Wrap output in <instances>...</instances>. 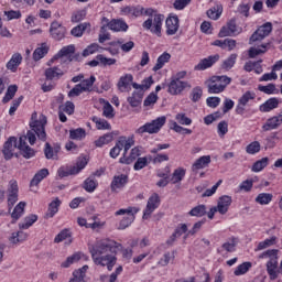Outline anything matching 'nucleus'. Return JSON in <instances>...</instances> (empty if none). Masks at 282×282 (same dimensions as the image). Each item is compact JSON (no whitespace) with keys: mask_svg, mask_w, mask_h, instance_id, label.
<instances>
[{"mask_svg":"<svg viewBox=\"0 0 282 282\" xmlns=\"http://www.w3.org/2000/svg\"><path fill=\"white\" fill-rule=\"evenodd\" d=\"M160 195L152 194L150 198L148 199L147 207L143 212V219H150L151 215L155 213L156 208H160Z\"/></svg>","mask_w":282,"mask_h":282,"instance_id":"obj_9","label":"nucleus"},{"mask_svg":"<svg viewBox=\"0 0 282 282\" xmlns=\"http://www.w3.org/2000/svg\"><path fill=\"white\" fill-rule=\"evenodd\" d=\"M93 122H95L97 129L111 130V124H109L105 119L93 117Z\"/></svg>","mask_w":282,"mask_h":282,"instance_id":"obj_48","label":"nucleus"},{"mask_svg":"<svg viewBox=\"0 0 282 282\" xmlns=\"http://www.w3.org/2000/svg\"><path fill=\"white\" fill-rule=\"evenodd\" d=\"M219 61V54L210 55L207 58H203L199 63L194 67L196 72H204V69H208V67H213L214 64Z\"/></svg>","mask_w":282,"mask_h":282,"instance_id":"obj_14","label":"nucleus"},{"mask_svg":"<svg viewBox=\"0 0 282 282\" xmlns=\"http://www.w3.org/2000/svg\"><path fill=\"white\" fill-rule=\"evenodd\" d=\"M184 89H191V84L188 82H182L180 79H172L169 84V94L172 96L180 95Z\"/></svg>","mask_w":282,"mask_h":282,"instance_id":"obj_12","label":"nucleus"},{"mask_svg":"<svg viewBox=\"0 0 282 282\" xmlns=\"http://www.w3.org/2000/svg\"><path fill=\"white\" fill-rule=\"evenodd\" d=\"M95 83L96 76L91 75L89 79H84L78 85L82 87L83 91H91V87H94Z\"/></svg>","mask_w":282,"mask_h":282,"instance_id":"obj_45","label":"nucleus"},{"mask_svg":"<svg viewBox=\"0 0 282 282\" xmlns=\"http://www.w3.org/2000/svg\"><path fill=\"white\" fill-rule=\"evenodd\" d=\"M123 13L127 14V17H142V14H144V8L143 7H126L122 10Z\"/></svg>","mask_w":282,"mask_h":282,"instance_id":"obj_31","label":"nucleus"},{"mask_svg":"<svg viewBox=\"0 0 282 282\" xmlns=\"http://www.w3.org/2000/svg\"><path fill=\"white\" fill-rule=\"evenodd\" d=\"M165 25L167 36L177 34V30H180V18H177V15L169 17L165 21Z\"/></svg>","mask_w":282,"mask_h":282,"instance_id":"obj_16","label":"nucleus"},{"mask_svg":"<svg viewBox=\"0 0 282 282\" xmlns=\"http://www.w3.org/2000/svg\"><path fill=\"white\" fill-rule=\"evenodd\" d=\"M219 138H224L228 133V121H220L217 126Z\"/></svg>","mask_w":282,"mask_h":282,"instance_id":"obj_62","label":"nucleus"},{"mask_svg":"<svg viewBox=\"0 0 282 282\" xmlns=\"http://www.w3.org/2000/svg\"><path fill=\"white\" fill-rule=\"evenodd\" d=\"M61 207V199L55 198L48 205V209L45 214V219H52L56 213H58V208Z\"/></svg>","mask_w":282,"mask_h":282,"instance_id":"obj_28","label":"nucleus"},{"mask_svg":"<svg viewBox=\"0 0 282 282\" xmlns=\"http://www.w3.org/2000/svg\"><path fill=\"white\" fill-rule=\"evenodd\" d=\"M37 220H39V216L31 214L30 216H26L24 218L23 223L19 224V228H20V230H28V228H30L32 225L36 224Z\"/></svg>","mask_w":282,"mask_h":282,"instance_id":"obj_33","label":"nucleus"},{"mask_svg":"<svg viewBox=\"0 0 282 282\" xmlns=\"http://www.w3.org/2000/svg\"><path fill=\"white\" fill-rule=\"evenodd\" d=\"M118 250V242L111 239H102L89 247V252L95 265L107 267V270L111 272L113 265H116V251Z\"/></svg>","mask_w":282,"mask_h":282,"instance_id":"obj_2","label":"nucleus"},{"mask_svg":"<svg viewBox=\"0 0 282 282\" xmlns=\"http://www.w3.org/2000/svg\"><path fill=\"white\" fill-rule=\"evenodd\" d=\"M246 151L249 155H254L261 151V143L259 141H253L247 145Z\"/></svg>","mask_w":282,"mask_h":282,"instance_id":"obj_53","label":"nucleus"},{"mask_svg":"<svg viewBox=\"0 0 282 282\" xmlns=\"http://www.w3.org/2000/svg\"><path fill=\"white\" fill-rule=\"evenodd\" d=\"M47 52H50V47H47V44L43 43L33 52V59L41 61V58H43L47 54Z\"/></svg>","mask_w":282,"mask_h":282,"instance_id":"obj_38","label":"nucleus"},{"mask_svg":"<svg viewBox=\"0 0 282 282\" xmlns=\"http://www.w3.org/2000/svg\"><path fill=\"white\" fill-rule=\"evenodd\" d=\"M25 202H20L14 208L13 212L11 213V224H14L15 221H19L21 217H23V213H25Z\"/></svg>","mask_w":282,"mask_h":282,"instance_id":"obj_23","label":"nucleus"},{"mask_svg":"<svg viewBox=\"0 0 282 282\" xmlns=\"http://www.w3.org/2000/svg\"><path fill=\"white\" fill-rule=\"evenodd\" d=\"M131 83H133V75L131 74H127L122 77H120L117 87L119 89V91L124 93L127 91L129 85H131Z\"/></svg>","mask_w":282,"mask_h":282,"instance_id":"obj_26","label":"nucleus"},{"mask_svg":"<svg viewBox=\"0 0 282 282\" xmlns=\"http://www.w3.org/2000/svg\"><path fill=\"white\" fill-rule=\"evenodd\" d=\"M164 21L163 14H154L153 18H149L143 22V28L150 30L152 34L156 36H162V23Z\"/></svg>","mask_w":282,"mask_h":282,"instance_id":"obj_6","label":"nucleus"},{"mask_svg":"<svg viewBox=\"0 0 282 282\" xmlns=\"http://www.w3.org/2000/svg\"><path fill=\"white\" fill-rule=\"evenodd\" d=\"M259 91H262L263 94H274V91H276V85L274 84H269L267 86H258Z\"/></svg>","mask_w":282,"mask_h":282,"instance_id":"obj_64","label":"nucleus"},{"mask_svg":"<svg viewBox=\"0 0 282 282\" xmlns=\"http://www.w3.org/2000/svg\"><path fill=\"white\" fill-rule=\"evenodd\" d=\"M109 30H112V32H127L129 30V25H127V22L122 20H112L110 23H108Z\"/></svg>","mask_w":282,"mask_h":282,"instance_id":"obj_24","label":"nucleus"},{"mask_svg":"<svg viewBox=\"0 0 282 282\" xmlns=\"http://www.w3.org/2000/svg\"><path fill=\"white\" fill-rule=\"evenodd\" d=\"M259 259H269L267 262V272L271 281H276L279 273H281L279 269V249H269L262 252Z\"/></svg>","mask_w":282,"mask_h":282,"instance_id":"obj_3","label":"nucleus"},{"mask_svg":"<svg viewBox=\"0 0 282 282\" xmlns=\"http://www.w3.org/2000/svg\"><path fill=\"white\" fill-rule=\"evenodd\" d=\"M262 48L250 47L249 58H257L260 54H265V45H261Z\"/></svg>","mask_w":282,"mask_h":282,"instance_id":"obj_61","label":"nucleus"},{"mask_svg":"<svg viewBox=\"0 0 282 282\" xmlns=\"http://www.w3.org/2000/svg\"><path fill=\"white\" fill-rule=\"evenodd\" d=\"M280 124H282V113L269 118L262 126V131H274Z\"/></svg>","mask_w":282,"mask_h":282,"instance_id":"obj_19","label":"nucleus"},{"mask_svg":"<svg viewBox=\"0 0 282 282\" xmlns=\"http://www.w3.org/2000/svg\"><path fill=\"white\" fill-rule=\"evenodd\" d=\"M89 24L87 23H82V24H78L77 26H75L72 31H70V34L72 36H83V32H85V30H87V26Z\"/></svg>","mask_w":282,"mask_h":282,"instance_id":"obj_58","label":"nucleus"},{"mask_svg":"<svg viewBox=\"0 0 282 282\" xmlns=\"http://www.w3.org/2000/svg\"><path fill=\"white\" fill-rule=\"evenodd\" d=\"M50 34L55 41H63L67 34V29L58 21H54L51 23Z\"/></svg>","mask_w":282,"mask_h":282,"instance_id":"obj_11","label":"nucleus"},{"mask_svg":"<svg viewBox=\"0 0 282 282\" xmlns=\"http://www.w3.org/2000/svg\"><path fill=\"white\" fill-rule=\"evenodd\" d=\"M272 194H268V193H261L257 196L256 202L258 204H261V206H264L267 204H270V202H272Z\"/></svg>","mask_w":282,"mask_h":282,"instance_id":"obj_52","label":"nucleus"},{"mask_svg":"<svg viewBox=\"0 0 282 282\" xmlns=\"http://www.w3.org/2000/svg\"><path fill=\"white\" fill-rule=\"evenodd\" d=\"M175 120L178 122V124H185L186 127H188V124H193V120L186 117V113H177Z\"/></svg>","mask_w":282,"mask_h":282,"instance_id":"obj_60","label":"nucleus"},{"mask_svg":"<svg viewBox=\"0 0 282 282\" xmlns=\"http://www.w3.org/2000/svg\"><path fill=\"white\" fill-rule=\"evenodd\" d=\"M237 56L238 55L234 53L227 59H225L221 65L223 69H226L227 72L232 69V67H235V63H237Z\"/></svg>","mask_w":282,"mask_h":282,"instance_id":"obj_43","label":"nucleus"},{"mask_svg":"<svg viewBox=\"0 0 282 282\" xmlns=\"http://www.w3.org/2000/svg\"><path fill=\"white\" fill-rule=\"evenodd\" d=\"M65 73L58 67H51L45 70L46 80H58Z\"/></svg>","mask_w":282,"mask_h":282,"instance_id":"obj_27","label":"nucleus"},{"mask_svg":"<svg viewBox=\"0 0 282 282\" xmlns=\"http://www.w3.org/2000/svg\"><path fill=\"white\" fill-rule=\"evenodd\" d=\"M97 186H98V184H96V181L91 177H88L84 182V188H85V191H87V193H94V191H96Z\"/></svg>","mask_w":282,"mask_h":282,"instance_id":"obj_56","label":"nucleus"},{"mask_svg":"<svg viewBox=\"0 0 282 282\" xmlns=\"http://www.w3.org/2000/svg\"><path fill=\"white\" fill-rule=\"evenodd\" d=\"M203 94L204 91L202 90V87H194L191 93L192 102H199V100H202Z\"/></svg>","mask_w":282,"mask_h":282,"instance_id":"obj_55","label":"nucleus"},{"mask_svg":"<svg viewBox=\"0 0 282 282\" xmlns=\"http://www.w3.org/2000/svg\"><path fill=\"white\" fill-rule=\"evenodd\" d=\"M23 61V56H21V53H14L11 57V59L7 63L6 67L10 72H17L19 69V65H21Z\"/></svg>","mask_w":282,"mask_h":282,"instance_id":"obj_21","label":"nucleus"},{"mask_svg":"<svg viewBox=\"0 0 282 282\" xmlns=\"http://www.w3.org/2000/svg\"><path fill=\"white\" fill-rule=\"evenodd\" d=\"M76 52V46L68 45L64 46L50 62L48 65H52L56 58H63V56H69V54H74Z\"/></svg>","mask_w":282,"mask_h":282,"instance_id":"obj_30","label":"nucleus"},{"mask_svg":"<svg viewBox=\"0 0 282 282\" xmlns=\"http://www.w3.org/2000/svg\"><path fill=\"white\" fill-rule=\"evenodd\" d=\"M18 89H19V87L17 85L9 86L4 97L2 99V102L4 105L10 102V100H12V98H14V96L17 95Z\"/></svg>","mask_w":282,"mask_h":282,"instance_id":"obj_42","label":"nucleus"},{"mask_svg":"<svg viewBox=\"0 0 282 282\" xmlns=\"http://www.w3.org/2000/svg\"><path fill=\"white\" fill-rule=\"evenodd\" d=\"M163 124H166L165 116L159 117L155 120H152L151 122L141 126L135 130V133H138L139 135H142V133H159Z\"/></svg>","mask_w":282,"mask_h":282,"instance_id":"obj_4","label":"nucleus"},{"mask_svg":"<svg viewBox=\"0 0 282 282\" xmlns=\"http://www.w3.org/2000/svg\"><path fill=\"white\" fill-rule=\"evenodd\" d=\"M210 164V155H204L200 156L198 160L195 161V163L192 165V171L194 173H197V171L202 169H206Z\"/></svg>","mask_w":282,"mask_h":282,"instance_id":"obj_25","label":"nucleus"},{"mask_svg":"<svg viewBox=\"0 0 282 282\" xmlns=\"http://www.w3.org/2000/svg\"><path fill=\"white\" fill-rule=\"evenodd\" d=\"M127 182H129V176L121 174L113 176L110 188L112 193H116L120 188H124L127 186Z\"/></svg>","mask_w":282,"mask_h":282,"instance_id":"obj_18","label":"nucleus"},{"mask_svg":"<svg viewBox=\"0 0 282 282\" xmlns=\"http://www.w3.org/2000/svg\"><path fill=\"white\" fill-rule=\"evenodd\" d=\"M237 32V22L231 20L227 22V25L223 26L218 33L219 39H226V36H235Z\"/></svg>","mask_w":282,"mask_h":282,"instance_id":"obj_17","label":"nucleus"},{"mask_svg":"<svg viewBox=\"0 0 282 282\" xmlns=\"http://www.w3.org/2000/svg\"><path fill=\"white\" fill-rule=\"evenodd\" d=\"M186 175V170L183 167L176 169L171 177L172 184H178V182H182L184 180V176Z\"/></svg>","mask_w":282,"mask_h":282,"instance_id":"obj_40","label":"nucleus"},{"mask_svg":"<svg viewBox=\"0 0 282 282\" xmlns=\"http://www.w3.org/2000/svg\"><path fill=\"white\" fill-rule=\"evenodd\" d=\"M87 132L83 128L69 130L70 140H85Z\"/></svg>","mask_w":282,"mask_h":282,"instance_id":"obj_39","label":"nucleus"},{"mask_svg":"<svg viewBox=\"0 0 282 282\" xmlns=\"http://www.w3.org/2000/svg\"><path fill=\"white\" fill-rule=\"evenodd\" d=\"M257 98V94L254 91L247 90L239 99L238 105L236 107V113L238 116H243L246 113V106L250 100H254Z\"/></svg>","mask_w":282,"mask_h":282,"instance_id":"obj_8","label":"nucleus"},{"mask_svg":"<svg viewBox=\"0 0 282 282\" xmlns=\"http://www.w3.org/2000/svg\"><path fill=\"white\" fill-rule=\"evenodd\" d=\"M109 142H113L112 133L104 134L97 141H95V144H96V147H105V144H109Z\"/></svg>","mask_w":282,"mask_h":282,"instance_id":"obj_50","label":"nucleus"},{"mask_svg":"<svg viewBox=\"0 0 282 282\" xmlns=\"http://www.w3.org/2000/svg\"><path fill=\"white\" fill-rule=\"evenodd\" d=\"M272 32V24L270 22L264 23L258 30L250 36L249 43L252 45V43H257V41H263L265 36H270V33Z\"/></svg>","mask_w":282,"mask_h":282,"instance_id":"obj_7","label":"nucleus"},{"mask_svg":"<svg viewBox=\"0 0 282 282\" xmlns=\"http://www.w3.org/2000/svg\"><path fill=\"white\" fill-rule=\"evenodd\" d=\"M276 236H272L271 238H268L264 241L259 242L256 252H259V250H265L267 248H270L272 246H276Z\"/></svg>","mask_w":282,"mask_h":282,"instance_id":"obj_36","label":"nucleus"},{"mask_svg":"<svg viewBox=\"0 0 282 282\" xmlns=\"http://www.w3.org/2000/svg\"><path fill=\"white\" fill-rule=\"evenodd\" d=\"M124 141H118L116 145L110 150V158H118L120 155V151H122V144Z\"/></svg>","mask_w":282,"mask_h":282,"instance_id":"obj_63","label":"nucleus"},{"mask_svg":"<svg viewBox=\"0 0 282 282\" xmlns=\"http://www.w3.org/2000/svg\"><path fill=\"white\" fill-rule=\"evenodd\" d=\"M276 107H279V99L276 97H273V98L268 99L264 104H262L259 107V110L262 113H268V112L272 111L273 109H276Z\"/></svg>","mask_w":282,"mask_h":282,"instance_id":"obj_22","label":"nucleus"},{"mask_svg":"<svg viewBox=\"0 0 282 282\" xmlns=\"http://www.w3.org/2000/svg\"><path fill=\"white\" fill-rule=\"evenodd\" d=\"M104 111H102V116H105V118H113L116 115L113 113V106H111V104H109V101H106L104 104Z\"/></svg>","mask_w":282,"mask_h":282,"instance_id":"obj_59","label":"nucleus"},{"mask_svg":"<svg viewBox=\"0 0 282 282\" xmlns=\"http://www.w3.org/2000/svg\"><path fill=\"white\" fill-rule=\"evenodd\" d=\"M191 217H204L206 215V205H198L188 213Z\"/></svg>","mask_w":282,"mask_h":282,"instance_id":"obj_47","label":"nucleus"},{"mask_svg":"<svg viewBox=\"0 0 282 282\" xmlns=\"http://www.w3.org/2000/svg\"><path fill=\"white\" fill-rule=\"evenodd\" d=\"M232 205V197L228 195L220 196L217 200V210L219 215H226Z\"/></svg>","mask_w":282,"mask_h":282,"instance_id":"obj_15","label":"nucleus"},{"mask_svg":"<svg viewBox=\"0 0 282 282\" xmlns=\"http://www.w3.org/2000/svg\"><path fill=\"white\" fill-rule=\"evenodd\" d=\"M214 80H217L223 89H226L228 87V85H230V83H232V78L226 76V75H223V76H214Z\"/></svg>","mask_w":282,"mask_h":282,"instance_id":"obj_57","label":"nucleus"},{"mask_svg":"<svg viewBox=\"0 0 282 282\" xmlns=\"http://www.w3.org/2000/svg\"><path fill=\"white\" fill-rule=\"evenodd\" d=\"M175 252L176 251L164 253L163 258H161L160 261H159V265H162L163 268H165V265L175 261Z\"/></svg>","mask_w":282,"mask_h":282,"instance_id":"obj_44","label":"nucleus"},{"mask_svg":"<svg viewBox=\"0 0 282 282\" xmlns=\"http://www.w3.org/2000/svg\"><path fill=\"white\" fill-rule=\"evenodd\" d=\"M138 208L135 207H129L127 209H119L116 212L115 215H127L123 217L119 223V230H124L135 221V215H138Z\"/></svg>","mask_w":282,"mask_h":282,"instance_id":"obj_5","label":"nucleus"},{"mask_svg":"<svg viewBox=\"0 0 282 282\" xmlns=\"http://www.w3.org/2000/svg\"><path fill=\"white\" fill-rule=\"evenodd\" d=\"M268 158H262L252 165L251 171H253V173H259L260 171H263L265 166H268Z\"/></svg>","mask_w":282,"mask_h":282,"instance_id":"obj_46","label":"nucleus"},{"mask_svg":"<svg viewBox=\"0 0 282 282\" xmlns=\"http://www.w3.org/2000/svg\"><path fill=\"white\" fill-rule=\"evenodd\" d=\"M31 130L28 131L26 135H21L19 138L18 144L20 154L25 160H30L34 158V155H36V151H34V149L28 145V140L31 145H34L36 143V137L39 138V140H42L43 142L47 140V133H45V124H47V117L41 115L39 118V115L36 112H33L31 116Z\"/></svg>","mask_w":282,"mask_h":282,"instance_id":"obj_1","label":"nucleus"},{"mask_svg":"<svg viewBox=\"0 0 282 282\" xmlns=\"http://www.w3.org/2000/svg\"><path fill=\"white\" fill-rule=\"evenodd\" d=\"M58 149L59 148L54 150L50 143H45L44 155L46 160H56L58 156Z\"/></svg>","mask_w":282,"mask_h":282,"instance_id":"obj_41","label":"nucleus"},{"mask_svg":"<svg viewBox=\"0 0 282 282\" xmlns=\"http://www.w3.org/2000/svg\"><path fill=\"white\" fill-rule=\"evenodd\" d=\"M171 61V55L169 53H163L161 56L158 57L156 64L153 67V72H159V69H162L166 63Z\"/></svg>","mask_w":282,"mask_h":282,"instance_id":"obj_35","label":"nucleus"},{"mask_svg":"<svg viewBox=\"0 0 282 282\" xmlns=\"http://www.w3.org/2000/svg\"><path fill=\"white\" fill-rule=\"evenodd\" d=\"M208 87V93L209 94H221V91H225L226 89L224 86H221L217 79H215V76L212 77L209 84L207 85Z\"/></svg>","mask_w":282,"mask_h":282,"instance_id":"obj_32","label":"nucleus"},{"mask_svg":"<svg viewBox=\"0 0 282 282\" xmlns=\"http://www.w3.org/2000/svg\"><path fill=\"white\" fill-rule=\"evenodd\" d=\"M138 158H140V148H133L130 151V154L128 156L127 154H123L119 162L120 164H133Z\"/></svg>","mask_w":282,"mask_h":282,"instance_id":"obj_20","label":"nucleus"},{"mask_svg":"<svg viewBox=\"0 0 282 282\" xmlns=\"http://www.w3.org/2000/svg\"><path fill=\"white\" fill-rule=\"evenodd\" d=\"M144 96V93L141 91H134L131 97H128V102L132 107H140L142 104V98Z\"/></svg>","mask_w":282,"mask_h":282,"instance_id":"obj_34","label":"nucleus"},{"mask_svg":"<svg viewBox=\"0 0 282 282\" xmlns=\"http://www.w3.org/2000/svg\"><path fill=\"white\" fill-rule=\"evenodd\" d=\"M8 193V208L9 213H12V207L19 202V185L17 181H10Z\"/></svg>","mask_w":282,"mask_h":282,"instance_id":"obj_10","label":"nucleus"},{"mask_svg":"<svg viewBox=\"0 0 282 282\" xmlns=\"http://www.w3.org/2000/svg\"><path fill=\"white\" fill-rule=\"evenodd\" d=\"M97 61H99L100 65H102L104 67L111 66V65H116L117 61L116 58H111V57H105V55L100 54L96 56Z\"/></svg>","mask_w":282,"mask_h":282,"instance_id":"obj_54","label":"nucleus"},{"mask_svg":"<svg viewBox=\"0 0 282 282\" xmlns=\"http://www.w3.org/2000/svg\"><path fill=\"white\" fill-rule=\"evenodd\" d=\"M14 149H19V144L17 143L15 137H10L4 142V145L2 149L4 160H12V158H14Z\"/></svg>","mask_w":282,"mask_h":282,"instance_id":"obj_13","label":"nucleus"},{"mask_svg":"<svg viewBox=\"0 0 282 282\" xmlns=\"http://www.w3.org/2000/svg\"><path fill=\"white\" fill-rule=\"evenodd\" d=\"M47 175H50V170L47 169L40 170L31 180L30 186H39V184H41V182H43V180H45Z\"/></svg>","mask_w":282,"mask_h":282,"instance_id":"obj_29","label":"nucleus"},{"mask_svg":"<svg viewBox=\"0 0 282 282\" xmlns=\"http://www.w3.org/2000/svg\"><path fill=\"white\" fill-rule=\"evenodd\" d=\"M223 12H224V7H221L220 4H217L212 9L207 10V17L209 19H213L214 21H217V19L221 17Z\"/></svg>","mask_w":282,"mask_h":282,"instance_id":"obj_37","label":"nucleus"},{"mask_svg":"<svg viewBox=\"0 0 282 282\" xmlns=\"http://www.w3.org/2000/svg\"><path fill=\"white\" fill-rule=\"evenodd\" d=\"M250 268H252V263L251 262H243L242 264H239L234 274L235 276H241V274H246V272H248V270H250Z\"/></svg>","mask_w":282,"mask_h":282,"instance_id":"obj_49","label":"nucleus"},{"mask_svg":"<svg viewBox=\"0 0 282 282\" xmlns=\"http://www.w3.org/2000/svg\"><path fill=\"white\" fill-rule=\"evenodd\" d=\"M80 252L74 253L73 256H69L66 261H64L61 265L62 268H69V265L77 263V261H80Z\"/></svg>","mask_w":282,"mask_h":282,"instance_id":"obj_51","label":"nucleus"}]
</instances>
